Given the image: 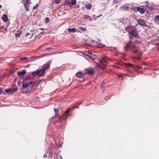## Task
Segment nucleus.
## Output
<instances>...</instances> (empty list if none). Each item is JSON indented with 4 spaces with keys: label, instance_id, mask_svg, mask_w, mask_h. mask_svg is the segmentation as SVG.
Masks as SVG:
<instances>
[{
    "label": "nucleus",
    "instance_id": "23",
    "mask_svg": "<svg viewBox=\"0 0 159 159\" xmlns=\"http://www.w3.org/2000/svg\"><path fill=\"white\" fill-rule=\"evenodd\" d=\"M54 111L55 113V116H59V112L58 109L56 108H54Z\"/></svg>",
    "mask_w": 159,
    "mask_h": 159
},
{
    "label": "nucleus",
    "instance_id": "41",
    "mask_svg": "<svg viewBox=\"0 0 159 159\" xmlns=\"http://www.w3.org/2000/svg\"><path fill=\"white\" fill-rule=\"evenodd\" d=\"M135 66L137 67L139 69H141L143 68V66H136L134 65V67H135Z\"/></svg>",
    "mask_w": 159,
    "mask_h": 159
},
{
    "label": "nucleus",
    "instance_id": "27",
    "mask_svg": "<svg viewBox=\"0 0 159 159\" xmlns=\"http://www.w3.org/2000/svg\"><path fill=\"white\" fill-rule=\"evenodd\" d=\"M84 17L85 19H89L90 21H91L92 20V18H91V16L87 15H85Z\"/></svg>",
    "mask_w": 159,
    "mask_h": 159
},
{
    "label": "nucleus",
    "instance_id": "64",
    "mask_svg": "<svg viewBox=\"0 0 159 159\" xmlns=\"http://www.w3.org/2000/svg\"><path fill=\"white\" fill-rule=\"evenodd\" d=\"M113 48L115 49V48Z\"/></svg>",
    "mask_w": 159,
    "mask_h": 159
},
{
    "label": "nucleus",
    "instance_id": "24",
    "mask_svg": "<svg viewBox=\"0 0 159 159\" xmlns=\"http://www.w3.org/2000/svg\"><path fill=\"white\" fill-rule=\"evenodd\" d=\"M86 72L90 75H92L93 74L94 71L93 69H91L87 71Z\"/></svg>",
    "mask_w": 159,
    "mask_h": 159
},
{
    "label": "nucleus",
    "instance_id": "22",
    "mask_svg": "<svg viewBox=\"0 0 159 159\" xmlns=\"http://www.w3.org/2000/svg\"><path fill=\"white\" fill-rule=\"evenodd\" d=\"M92 6L91 4L89 3L86 5L85 8L88 10H90Z\"/></svg>",
    "mask_w": 159,
    "mask_h": 159
},
{
    "label": "nucleus",
    "instance_id": "61",
    "mask_svg": "<svg viewBox=\"0 0 159 159\" xmlns=\"http://www.w3.org/2000/svg\"><path fill=\"white\" fill-rule=\"evenodd\" d=\"M91 42H94V40H91Z\"/></svg>",
    "mask_w": 159,
    "mask_h": 159
},
{
    "label": "nucleus",
    "instance_id": "20",
    "mask_svg": "<svg viewBox=\"0 0 159 159\" xmlns=\"http://www.w3.org/2000/svg\"><path fill=\"white\" fill-rule=\"evenodd\" d=\"M5 93L10 94L12 93L13 92V90L11 89H5Z\"/></svg>",
    "mask_w": 159,
    "mask_h": 159
},
{
    "label": "nucleus",
    "instance_id": "5",
    "mask_svg": "<svg viewBox=\"0 0 159 159\" xmlns=\"http://www.w3.org/2000/svg\"><path fill=\"white\" fill-rule=\"evenodd\" d=\"M81 103V102L77 103V105L75 106V107L79 108V107H78V105H80ZM75 108V107H72V108H69L67 109L65 111V114H67L70 112H72V111Z\"/></svg>",
    "mask_w": 159,
    "mask_h": 159
},
{
    "label": "nucleus",
    "instance_id": "59",
    "mask_svg": "<svg viewBox=\"0 0 159 159\" xmlns=\"http://www.w3.org/2000/svg\"><path fill=\"white\" fill-rule=\"evenodd\" d=\"M146 2L147 3V5H148L149 4V2H148V1H146Z\"/></svg>",
    "mask_w": 159,
    "mask_h": 159
},
{
    "label": "nucleus",
    "instance_id": "35",
    "mask_svg": "<svg viewBox=\"0 0 159 159\" xmlns=\"http://www.w3.org/2000/svg\"><path fill=\"white\" fill-rule=\"evenodd\" d=\"M50 21V19L48 17H46L45 19V22L46 23H48Z\"/></svg>",
    "mask_w": 159,
    "mask_h": 159
},
{
    "label": "nucleus",
    "instance_id": "19",
    "mask_svg": "<svg viewBox=\"0 0 159 159\" xmlns=\"http://www.w3.org/2000/svg\"><path fill=\"white\" fill-rule=\"evenodd\" d=\"M2 19L4 22H6L8 21V17L7 15L4 14L2 17Z\"/></svg>",
    "mask_w": 159,
    "mask_h": 159
},
{
    "label": "nucleus",
    "instance_id": "54",
    "mask_svg": "<svg viewBox=\"0 0 159 159\" xmlns=\"http://www.w3.org/2000/svg\"><path fill=\"white\" fill-rule=\"evenodd\" d=\"M137 52H138L137 50H134V52L135 53H136Z\"/></svg>",
    "mask_w": 159,
    "mask_h": 159
},
{
    "label": "nucleus",
    "instance_id": "18",
    "mask_svg": "<svg viewBox=\"0 0 159 159\" xmlns=\"http://www.w3.org/2000/svg\"><path fill=\"white\" fill-rule=\"evenodd\" d=\"M145 10V9L146 11L147 12H149L150 11H152V10L151 9V7H150L149 6H148L147 5H145L144 7Z\"/></svg>",
    "mask_w": 159,
    "mask_h": 159
},
{
    "label": "nucleus",
    "instance_id": "43",
    "mask_svg": "<svg viewBox=\"0 0 159 159\" xmlns=\"http://www.w3.org/2000/svg\"><path fill=\"white\" fill-rule=\"evenodd\" d=\"M70 2L69 0H66L65 2V4H66V5H68L69 4Z\"/></svg>",
    "mask_w": 159,
    "mask_h": 159
},
{
    "label": "nucleus",
    "instance_id": "38",
    "mask_svg": "<svg viewBox=\"0 0 159 159\" xmlns=\"http://www.w3.org/2000/svg\"><path fill=\"white\" fill-rule=\"evenodd\" d=\"M138 7H134L132 8V10L133 11H137V8Z\"/></svg>",
    "mask_w": 159,
    "mask_h": 159
},
{
    "label": "nucleus",
    "instance_id": "39",
    "mask_svg": "<svg viewBox=\"0 0 159 159\" xmlns=\"http://www.w3.org/2000/svg\"><path fill=\"white\" fill-rule=\"evenodd\" d=\"M148 6H149L150 7H151V9L153 10V6L152 4H149L148 5H147Z\"/></svg>",
    "mask_w": 159,
    "mask_h": 159
},
{
    "label": "nucleus",
    "instance_id": "6",
    "mask_svg": "<svg viewBox=\"0 0 159 159\" xmlns=\"http://www.w3.org/2000/svg\"><path fill=\"white\" fill-rule=\"evenodd\" d=\"M51 61H48L46 64L44 65L42 68L44 71L47 70L50 67V64L51 62Z\"/></svg>",
    "mask_w": 159,
    "mask_h": 159
},
{
    "label": "nucleus",
    "instance_id": "28",
    "mask_svg": "<svg viewBox=\"0 0 159 159\" xmlns=\"http://www.w3.org/2000/svg\"><path fill=\"white\" fill-rule=\"evenodd\" d=\"M68 30L70 32H72L73 33L75 32L76 31V30L74 28H69L68 29Z\"/></svg>",
    "mask_w": 159,
    "mask_h": 159
},
{
    "label": "nucleus",
    "instance_id": "55",
    "mask_svg": "<svg viewBox=\"0 0 159 159\" xmlns=\"http://www.w3.org/2000/svg\"><path fill=\"white\" fill-rule=\"evenodd\" d=\"M118 79H119L120 78L122 77V75H118Z\"/></svg>",
    "mask_w": 159,
    "mask_h": 159
},
{
    "label": "nucleus",
    "instance_id": "2",
    "mask_svg": "<svg viewBox=\"0 0 159 159\" xmlns=\"http://www.w3.org/2000/svg\"><path fill=\"white\" fill-rule=\"evenodd\" d=\"M50 152L48 155L49 156H50L51 155H53L57 153V152L58 149L57 147H55L52 144H51V147L50 148Z\"/></svg>",
    "mask_w": 159,
    "mask_h": 159
},
{
    "label": "nucleus",
    "instance_id": "17",
    "mask_svg": "<svg viewBox=\"0 0 159 159\" xmlns=\"http://www.w3.org/2000/svg\"><path fill=\"white\" fill-rule=\"evenodd\" d=\"M29 83L28 82H23L22 83V87L25 89H26L28 87L29 88Z\"/></svg>",
    "mask_w": 159,
    "mask_h": 159
},
{
    "label": "nucleus",
    "instance_id": "40",
    "mask_svg": "<svg viewBox=\"0 0 159 159\" xmlns=\"http://www.w3.org/2000/svg\"><path fill=\"white\" fill-rule=\"evenodd\" d=\"M50 153H49V152L48 151H47L46 152V153L43 155V157L44 158H46L47 157V154H49Z\"/></svg>",
    "mask_w": 159,
    "mask_h": 159
},
{
    "label": "nucleus",
    "instance_id": "45",
    "mask_svg": "<svg viewBox=\"0 0 159 159\" xmlns=\"http://www.w3.org/2000/svg\"><path fill=\"white\" fill-rule=\"evenodd\" d=\"M38 7V4H37L35 6H34L33 8V9L34 10L37 9Z\"/></svg>",
    "mask_w": 159,
    "mask_h": 159
},
{
    "label": "nucleus",
    "instance_id": "32",
    "mask_svg": "<svg viewBox=\"0 0 159 159\" xmlns=\"http://www.w3.org/2000/svg\"><path fill=\"white\" fill-rule=\"evenodd\" d=\"M3 94L4 95H6V93L4 92L3 91V89L2 88H0V94Z\"/></svg>",
    "mask_w": 159,
    "mask_h": 159
},
{
    "label": "nucleus",
    "instance_id": "60",
    "mask_svg": "<svg viewBox=\"0 0 159 159\" xmlns=\"http://www.w3.org/2000/svg\"><path fill=\"white\" fill-rule=\"evenodd\" d=\"M91 58H94V59H95V58L94 57H93V55H92V57H91Z\"/></svg>",
    "mask_w": 159,
    "mask_h": 159
},
{
    "label": "nucleus",
    "instance_id": "3",
    "mask_svg": "<svg viewBox=\"0 0 159 159\" xmlns=\"http://www.w3.org/2000/svg\"><path fill=\"white\" fill-rule=\"evenodd\" d=\"M99 61L104 66H106L107 65V59L105 58H101L99 59Z\"/></svg>",
    "mask_w": 159,
    "mask_h": 159
},
{
    "label": "nucleus",
    "instance_id": "7",
    "mask_svg": "<svg viewBox=\"0 0 159 159\" xmlns=\"http://www.w3.org/2000/svg\"><path fill=\"white\" fill-rule=\"evenodd\" d=\"M138 23L141 26H144L145 27L147 26L145 20L143 19H141L140 20H138Z\"/></svg>",
    "mask_w": 159,
    "mask_h": 159
},
{
    "label": "nucleus",
    "instance_id": "51",
    "mask_svg": "<svg viewBox=\"0 0 159 159\" xmlns=\"http://www.w3.org/2000/svg\"><path fill=\"white\" fill-rule=\"evenodd\" d=\"M71 116V115H68L66 117V120L67 117H69L70 116Z\"/></svg>",
    "mask_w": 159,
    "mask_h": 159
},
{
    "label": "nucleus",
    "instance_id": "16",
    "mask_svg": "<svg viewBox=\"0 0 159 159\" xmlns=\"http://www.w3.org/2000/svg\"><path fill=\"white\" fill-rule=\"evenodd\" d=\"M59 156V154L56 153V154L51 155L50 156H49L50 157H51L52 159L54 158V159H58Z\"/></svg>",
    "mask_w": 159,
    "mask_h": 159
},
{
    "label": "nucleus",
    "instance_id": "9",
    "mask_svg": "<svg viewBox=\"0 0 159 159\" xmlns=\"http://www.w3.org/2000/svg\"><path fill=\"white\" fill-rule=\"evenodd\" d=\"M38 76L39 77H41L43 76L45 73V71L42 69L40 70L38 69Z\"/></svg>",
    "mask_w": 159,
    "mask_h": 159
},
{
    "label": "nucleus",
    "instance_id": "1",
    "mask_svg": "<svg viewBox=\"0 0 159 159\" xmlns=\"http://www.w3.org/2000/svg\"><path fill=\"white\" fill-rule=\"evenodd\" d=\"M124 65L126 68V69L125 70H126L128 72V73H131L132 72V70L128 68L129 67H132L134 69H135V67H134V65L132 64L129 63H125Z\"/></svg>",
    "mask_w": 159,
    "mask_h": 159
},
{
    "label": "nucleus",
    "instance_id": "56",
    "mask_svg": "<svg viewBox=\"0 0 159 159\" xmlns=\"http://www.w3.org/2000/svg\"><path fill=\"white\" fill-rule=\"evenodd\" d=\"M14 91L15 92H16V91H17V88H16V89H14Z\"/></svg>",
    "mask_w": 159,
    "mask_h": 159
},
{
    "label": "nucleus",
    "instance_id": "33",
    "mask_svg": "<svg viewBox=\"0 0 159 159\" xmlns=\"http://www.w3.org/2000/svg\"><path fill=\"white\" fill-rule=\"evenodd\" d=\"M76 0H71V4L73 5H74L76 4Z\"/></svg>",
    "mask_w": 159,
    "mask_h": 159
},
{
    "label": "nucleus",
    "instance_id": "44",
    "mask_svg": "<svg viewBox=\"0 0 159 159\" xmlns=\"http://www.w3.org/2000/svg\"><path fill=\"white\" fill-rule=\"evenodd\" d=\"M120 0H113V1L115 3H118L120 2Z\"/></svg>",
    "mask_w": 159,
    "mask_h": 159
},
{
    "label": "nucleus",
    "instance_id": "42",
    "mask_svg": "<svg viewBox=\"0 0 159 159\" xmlns=\"http://www.w3.org/2000/svg\"><path fill=\"white\" fill-rule=\"evenodd\" d=\"M129 38L130 39L129 40V41L128 42H129L128 43H129L130 44L132 42V38L131 36H129Z\"/></svg>",
    "mask_w": 159,
    "mask_h": 159
},
{
    "label": "nucleus",
    "instance_id": "34",
    "mask_svg": "<svg viewBox=\"0 0 159 159\" xmlns=\"http://www.w3.org/2000/svg\"><path fill=\"white\" fill-rule=\"evenodd\" d=\"M121 8L125 10H127L128 8V7L127 6L122 5Z\"/></svg>",
    "mask_w": 159,
    "mask_h": 159
},
{
    "label": "nucleus",
    "instance_id": "57",
    "mask_svg": "<svg viewBox=\"0 0 159 159\" xmlns=\"http://www.w3.org/2000/svg\"><path fill=\"white\" fill-rule=\"evenodd\" d=\"M40 34H39V35H38V36H37V37L38 38H39V37H40Z\"/></svg>",
    "mask_w": 159,
    "mask_h": 159
},
{
    "label": "nucleus",
    "instance_id": "48",
    "mask_svg": "<svg viewBox=\"0 0 159 159\" xmlns=\"http://www.w3.org/2000/svg\"><path fill=\"white\" fill-rule=\"evenodd\" d=\"M30 34V33H25V36H27Z\"/></svg>",
    "mask_w": 159,
    "mask_h": 159
},
{
    "label": "nucleus",
    "instance_id": "63",
    "mask_svg": "<svg viewBox=\"0 0 159 159\" xmlns=\"http://www.w3.org/2000/svg\"><path fill=\"white\" fill-rule=\"evenodd\" d=\"M40 30H43V29L42 28H41L40 29Z\"/></svg>",
    "mask_w": 159,
    "mask_h": 159
},
{
    "label": "nucleus",
    "instance_id": "52",
    "mask_svg": "<svg viewBox=\"0 0 159 159\" xmlns=\"http://www.w3.org/2000/svg\"><path fill=\"white\" fill-rule=\"evenodd\" d=\"M104 81H102V83H101V85H102V87H104L103 86V84H104Z\"/></svg>",
    "mask_w": 159,
    "mask_h": 159
},
{
    "label": "nucleus",
    "instance_id": "49",
    "mask_svg": "<svg viewBox=\"0 0 159 159\" xmlns=\"http://www.w3.org/2000/svg\"><path fill=\"white\" fill-rule=\"evenodd\" d=\"M156 19L158 20H159V15L156 16Z\"/></svg>",
    "mask_w": 159,
    "mask_h": 159
},
{
    "label": "nucleus",
    "instance_id": "47",
    "mask_svg": "<svg viewBox=\"0 0 159 159\" xmlns=\"http://www.w3.org/2000/svg\"><path fill=\"white\" fill-rule=\"evenodd\" d=\"M105 46V45L100 43V47L103 48H104Z\"/></svg>",
    "mask_w": 159,
    "mask_h": 159
},
{
    "label": "nucleus",
    "instance_id": "26",
    "mask_svg": "<svg viewBox=\"0 0 159 159\" xmlns=\"http://www.w3.org/2000/svg\"><path fill=\"white\" fill-rule=\"evenodd\" d=\"M38 70H37L35 71H34L32 72V75L34 76H35L38 75Z\"/></svg>",
    "mask_w": 159,
    "mask_h": 159
},
{
    "label": "nucleus",
    "instance_id": "58",
    "mask_svg": "<svg viewBox=\"0 0 159 159\" xmlns=\"http://www.w3.org/2000/svg\"><path fill=\"white\" fill-rule=\"evenodd\" d=\"M129 28V27L128 26H127V27L126 26V27H125V30H126V31H127V28Z\"/></svg>",
    "mask_w": 159,
    "mask_h": 159
},
{
    "label": "nucleus",
    "instance_id": "10",
    "mask_svg": "<svg viewBox=\"0 0 159 159\" xmlns=\"http://www.w3.org/2000/svg\"><path fill=\"white\" fill-rule=\"evenodd\" d=\"M30 85H29V89L33 90V88L35 85V83L34 82H29Z\"/></svg>",
    "mask_w": 159,
    "mask_h": 159
},
{
    "label": "nucleus",
    "instance_id": "53",
    "mask_svg": "<svg viewBox=\"0 0 159 159\" xmlns=\"http://www.w3.org/2000/svg\"><path fill=\"white\" fill-rule=\"evenodd\" d=\"M59 157H60V159H62V157L61 155H59Z\"/></svg>",
    "mask_w": 159,
    "mask_h": 159
},
{
    "label": "nucleus",
    "instance_id": "13",
    "mask_svg": "<svg viewBox=\"0 0 159 159\" xmlns=\"http://www.w3.org/2000/svg\"><path fill=\"white\" fill-rule=\"evenodd\" d=\"M137 11L139 12L141 14H143L145 12V10L143 8H141L140 7H137Z\"/></svg>",
    "mask_w": 159,
    "mask_h": 159
},
{
    "label": "nucleus",
    "instance_id": "50",
    "mask_svg": "<svg viewBox=\"0 0 159 159\" xmlns=\"http://www.w3.org/2000/svg\"><path fill=\"white\" fill-rule=\"evenodd\" d=\"M46 49H48V50H51V49H52V47L47 48Z\"/></svg>",
    "mask_w": 159,
    "mask_h": 159
},
{
    "label": "nucleus",
    "instance_id": "29",
    "mask_svg": "<svg viewBox=\"0 0 159 159\" xmlns=\"http://www.w3.org/2000/svg\"><path fill=\"white\" fill-rule=\"evenodd\" d=\"M58 116H55L56 117V120L58 122H61V120H62V118L61 117H59Z\"/></svg>",
    "mask_w": 159,
    "mask_h": 159
},
{
    "label": "nucleus",
    "instance_id": "12",
    "mask_svg": "<svg viewBox=\"0 0 159 159\" xmlns=\"http://www.w3.org/2000/svg\"><path fill=\"white\" fill-rule=\"evenodd\" d=\"M22 78L23 79V81L24 82V81L26 80H30L31 78V76L29 75H26L25 77L22 76Z\"/></svg>",
    "mask_w": 159,
    "mask_h": 159
},
{
    "label": "nucleus",
    "instance_id": "30",
    "mask_svg": "<svg viewBox=\"0 0 159 159\" xmlns=\"http://www.w3.org/2000/svg\"><path fill=\"white\" fill-rule=\"evenodd\" d=\"M126 45L125 47H124V48L125 50H128V48L129 47L130 43H126Z\"/></svg>",
    "mask_w": 159,
    "mask_h": 159
},
{
    "label": "nucleus",
    "instance_id": "46",
    "mask_svg": "<svg viewBox=\"0 0 159 159\" xmlns=\"http://www.w3.org/2000/svg\"><path fill=\"white\" fill-rule=\"evenodd\" d=\"M27 58L26 57H21L20 58V60H25L26 59H27Z\"/></svg>",
    "mask_w": 159,
    "mask_h": 159
},
{
    "label": "nucleus",
    "instance_id": "31",
    "mask_svg": "<svg viewBox=\"0 0 159 159\" xmlns=\"http://www.w3.org/2000/svg\"><path fill=\"white\" fill-rule=\"evenodd\" d=\"M127 19H123L122 21H120V22H121L122 23L124 24V25H125L127 23Z\"/></svg>",
    "mask_w": 159,
    "mask_h": 159
},
{
    "label": "nucleus",
    "instance_id": "21",
    "mask_svg": "<svg viewBox=\"0 0 159 159\" xmlns=\"http://www.w3.org/2000/svg\"><path fill=\"white\" fill-rule=\"evenodd\" d=\"M22 33L21 30H18L17 31L16 33L15 34V36L17 37H18Z\"/></svg>",
    "mask_w": 159,
    "mask_h": 159
},
{
    "label": "nucleus",
    "instance_id": "36",
    "mask_svg": "<svg viewBox=\"0 0 159 159\" xmlns=\"http://www.w3.org/2000/svg\"><path fill=\"white\" fill-rule=\"evenodd\" d=\"M133 43H135V44H138L140 43L141 42V41L138 40H136L134 41V42H133Z\"/></svg>",
    "mask_w": 159,
    "mask_h": 159
},
{
    "label": "nucleus",
    "instance_id": "4",
    "mask_svg": "<svg viewBox=\"0 0 159 159\" xmlns=\"http://www.w3.org/2000/svg\"><path fill=\"white\" fill-rule=\"evenodd\" d=\"M31 3V2L30 0H26V1L24 2V5L26 11H29V5Z\"/></svg>",
    "mask_w": 159,
    "mask_h": 159
},
{
    "label": "nucleus",
    "instance_id": "8",
    "mask_svg": "<svg viewBox=\"0 0 159 159\" xmlns=\"http://www.w3.org/2000/svg\"><path fill=\"white\" fill-rule=\"evenodd\" d=\"M129 33L134 37H136L138 35L136 30L134 29L132 30L130 32H129Z\"/></svg>",
    "mask_w": 159,
    "mask_h": 159
},
{
    "label": "nucleus",
    "instance_id": "62",
    "mask_svg": "<svg viewBox=\"0 0 159 159\" xmlns=\"http://www.w3.org/2000/svg\"><path fill=\"white\" fill-rule=\"evenodd\" d=\"M44 32H41L40 34H41L42 33H43Z\"/></svg>",
    "mask_w": 159,
    "mask_h": 159
},
{
    "label": "nucleus",
    "instance_id": "11",
    "mask_svg": "<svg viewBox=\"0 0 159 159\" xmlns=\"http://www.w3.org/2000/svg\"><path fill=\"white\" fill-rule=\"evenodd\" d=\"M26 73V70L25 69H23L22 71H18L17 72V75L19 76H22L25 74Z\"/></svg>",
    "mask_w": 159,
    "mask_h": 159
},
{
    "label": "nucleus",
    "instance_id": "37",
    "mask_svg": "<svg viewBox=\"0 0 159 159\" xmlns=\"http://www.w3.org/2000/svg\"><path fill=\"white\" fill-rule=\"evenodd\" d=\"M61 0H55V2L57 4H59L61 2Z\"/></svg>",
    "mask_w": 159,
    "mask_h": 159
},
{
    "label": "nucleus",
    "instance_id": "15",
    "mask_svg": "<svg viewBox=\"0 0 159 159\" xmlns=\"http://www.w3.org/2000/svg\"><path fill=\"white\" fill-rule=\"evenodd\" d=\"M84 75V73H82L81 72H78L76 74V76L80 78L83 77Z\"/></svg>",
    "mask_w": 159,
    "mask_h": 159
},
{
    "label": "nucleus",
    "instance_id": "25",
    "mask_svg": "<svg viewBox=\"0 0 159 159\" xmlns=\"http://www.w3.org/2000/svg\"><path fill=\"white\" fill-rule=\"evenodd\" d=\"M78 30L82 31H85L87 30V29L85 27L83 28L82 27H80L78 28Z\"/></svg>",
    "mask_w": 159,
    "mask_h": 159
},
{
    "label": "nucleus",
    "instance_id": "14",
    "mask_svg": "<svg viewBox=\"0 0 159 159\" xmlns=\"http://www.w3.org/2000/svg\"><path fill=\"white\" fill-rule=\"evenodd\" d=\"M87 54H85V55L88 56L89 58H90V59H92V60H94V58H91L92 57V55H93V54H92V52L90 50H88L87 52Z\"/></svg>",
    "mask_w": 159,
    "mask_h": 159
}]
</instances>
